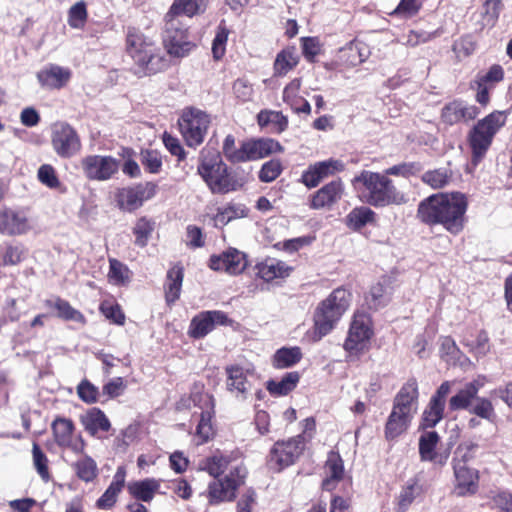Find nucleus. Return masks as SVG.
<instances>
[{"instance_id": "30", "label": "nucleus", "mask_w": 512, "mask_h": 512, "mask_svg": "<svg viewBox=\"0 0 512 512\" xmlns=\"http://www.w3.org/2000/svg\"><path fill=\"white\" fill-rule=\"evenodd\" d=\"M324 469L327 476L322 481V489L330 492L336 489L345 475L344 462L338 451L328 452Z\"/></svg>"}, {"instance_id": "34", "label": "nucleus", "mask_w": 512, "mask_h": 512, "mask_svg": "<svg viewBox=\"0 0 512 512\" xmlns=\"http://www.w3.org/2000/svg\"><path fill=\"white\" fill-rule=\"evenodd\" d=\"M413 415L392 408L384 427V437L387 441H393L407 432Z\"/></svg>"}, {"instance_id": "26", "label": "nucleus", "mask_w": 512, "mask_h": 512, "mask_svg": "<svg viewBox=\"0 0 512 512\" xmlns=\"http://www.w3.org/2000/svg\"><path fill=\"white\" fill-rule=\"evenodd\" d=\"M200 418L196 426L195 435L199 439V444H205L216 436L215 419V399L212 395H205L204 406L201 407Z\"/></svg>"}, {"instance_id": "14", "label": "nucleus", "mask_w": 512, "mask_h": 512, "mask_svg": "<svg viewBox=\"0 0 512 512\" xmlns=\"http://www.w3.org/2000/svg\"><path fill=\"white\" fill-rule=\"evenodd\" d=\"M234 320L222 310H206L196 314L190 321L188 336L192 339H203L217 326H232Z\"/></svg>"}, {"instance_id": "23", "label": "nucleus", "mask_w": 512, "mask_h": 512, "mask_svg": "<svg viewBox=\"0 0 512 512\" xmlns=\"http://www.w3.org/2000/svg\"><path fill=\"white\" fill-rule=\"evenodd\" d=\"M344 183L338 178L323 185L309 197V207L314 210L331 208L343 196Z\"/></svg>"}, {"instance_id": "53", "label": "nucleus", "mask_w": 512, "mask_h": 512, "mask_svg": "<svg viewBox=\"0 0 512 512\" xmlns=\"http://www.w3.org/2000/svg\"><path fill=\"white\" fill-rule=\"evenodd\" d=\"M421 487L416 481L408 483L400 491L396 502V512H406L410 505L415 500L416 496L420 494Z\"/></svg>"}, {"instance_id": "17", "label": "nucleus", "mask_w": 512, "mask_h": 512, "mask_svg": "<svg viewBox=\"0 0 512 512\" xmlns=\"http://www.w3.org/2000/svg\"><path fill=\"white\" fill-rule=\"evenodd\" d=\"M51 143L55 153L61 158H71L82 148L77 131L68 123H61L52 132Z\"/></svg>"}, {"instance_id": "15", "label": "nucleus", "mask_w": 512, "mask_h": 512, "mask_svg": "<svg viewBox=\"0 0 512 512\" xmlns=\"http://www.w3.org/2000/svg\"><path fill=\"white\" fill-rule=\"evenodd\" d=\"M85 177L90 181H107L117 174L120 161L110 155H87L80 161Z\"/></svg>"}, {"instance_id": "63", "label": "nucleus", "mask_w": 512, "mask_h": 512, "mask_svg": "<svg viewBox=\"0 0 512 512\" xmlns=\"http://www.w3.org/2000/svg\"><path fill=\"white\" fill-rule=\"evenodd\" d=\"M232 91L239 103H246L253 99V85L246 78H238L232 85Z\"/></svg>"}, {"instance_id": "48", "label": "nucleus", "mask_w": 512, "mask_h": 512, "mask_svg": "<svg viewBox=\"0 0 512 512\" xmlns=\"http://www.w3.org/2000/svg\"><path fill=\"white\" fill-rule=\"evenodd\" d=\"M502 8V0H483L481 12L482 20L479 30L481 31L485 27H494L498 21Z\"/></svg>"}, {"instance_id": "2", "label": "nucleus", "mask_w": 512, "mask_h": 512, "mask_svg": "<svg viewBox=\"0 0 512 512\" xmlns=\"http://www.w3.org/2000/svg\"><path fill=\"white\" fill-rule=\"evenodd\" d=\"M239 457V451L217 452L201 461L200 468L215 478L208 484L206 490L209 505L215 506L236 499L239 488L245 484L247 478L246 467L243 464H238L232 467L227 474H223Z\"/></svg>"}, {"instance_id": "19", "label": "nucleus", "mask_w": 512, "mask_h": 512, "mask_svg": "<svg viewBox=\"0 0 512 512\" xmlns=\"http://www.w3.org/2000/svg\"><path fill=\"white\" fill-rule=\"evenodd\" d=\"M246 255L236 248H228L221 254H213L209 258L208 266L214 271H224L230 275L241 274L247 267Z\"/></svg>"}, {"instance_id": "40", "label": "nucleus", "mask_w": 512, "mask_h": 512, "mask_svg": "<svg viewBox=\"0 0 512 512\" xmlns=\"http://www.w3.org/2000/svg\"><path fill=\"white\" fill-rule=\"evenodd\" d=\"M207 2L208 0H174L165 16L178 19L181 16L192 18L205 11Z\"/></svg>"}, {"instance_id": "57", "label": "nucleus", "mask_w": 512, "mask_h": 512, "mask_svg": "<svg viewBox=\"0 0 512 512\" xmlns=\"http://www.w3.org/2000/svg\"><path fill=\"white\" fill-rule=\"evenodd\" d=\"M88 19L87 6L84 1L72 5L68 11V24L74 29H83Z\"/></svg>"}, {"instance_id": "62", "label": "nucleus", "mask_w": 512, "mask_h": 512, "mask_svg": "<svg viewBox=\"0 0 512 512\" xmlns=\"http://www.w3.org/2000/svg\"><path fill=\"white\" fill-rule=\"evenodd\" d=\"M421 171L422 165L419 162H403L387 168L384 172L388 177L389 175H393L409 178L410 176L417 175Z\"/></svg>"}, {"instance_id": "8", "label": "nucleus", "mask_w": 512, "mask_h": 512, "mask_svg": "<svg viewBox=\"0 0 512 512\" xmlns=\"http://www.w3.org/2000/svg\"><path fill=\"white\" fill-rule=\"evenodd\" d=\"M505 123V113L496 110L479 120L471 129L468 142L472 153L471 161L474 166L482 161L492 144L494 136Z\"/></svg>"}, {"instance_id": "32", "label": "nucleus", "mask_w": 512, "mask_h": 512, "mask_svg": "<svg viewBox=\"0 0 512 512\" xmlns=\"http://www.w3.org/2000/svg\"><path fill=\"white\" fill-rule=\"evenodd\" d=\"M80 422L85 431L92 437L100 438L99 433H107L111 429L110 420L98 407L88 409L80 416Z\"/></svg>"}, {"instance_id": "3", "label": "nucleus", "mask_w": 512, "mask_h": 512, "mask_svg": "<svg viewBox=\"0 0 512 512\" xmlns=\"http://www.w3.org/2000/svg\"><path fill=\"white\" fill-rule=\"evenodd\" d=\"M124 50L133 63L132 73L139 78L164 72L170 66L158 43L138 27L126 28Z\"/></svg>"}, {"instance_id": "44", "label": "nucleus", "mask_w": 512, "mask_h": 512, "mask_svg": "<svg viewBox=\"0 0 512 512\" xmlns=\"http://www.w3.org/2000/svg\"><path fill=\"white\" fill-rule=\"evenodd\" d=\"M299 63V56L294 47L282 49L275 58L273 64L274 76L283 77L293 70Z\"/></svg>"}, {"instance_id": "38", "label": "nucleus", "mask_w": 512, "mask_h": 512, "mask_svg": "<svg viewBox=\"0 0 512 512\" xmlns=\"http://www.w3.org/2000/svg\"><path fill=\"white\" fill-rule=\"evenodd\" d=\"M301 375L298 371L287 372L281 379H269L266 384V390L271 396H287L294 391L299 384Z\"/></svg>"}, {"instance_id": "28", "label": "nucleus", "mask_w": 512, "mask_h": 512, "mask_svg": "<svg viewBox=\"0 0 512 512\" xmlns=\"http://www.w3.org/2000/svg\"><path fill=\"white\" fill-rule=\"evenodd\" d=\"M479 114L480 110L477 106H466L461 100H453L442 108L441 120L447 125H454L461 121L474 120Z\"/></svg>"}, {"instance_id": "1", "label": "nucleus", "mask_w": 512, "mask_h": 512, "mask_svg": "<svg viewBox=\"0 0 512 512\" xmlns=\"http://www.w3.org/2000/svg\"><path fill=\"white\" fill-rule=\"evenodd\" d=\"M469 198L460 191L439 192L420 201L417 219L427 225H441L449 234L459 235L468 223Z\"/></svg>"}, {"instance_id": "13", "label": "nucleus", "mask_w": 512, "mask_h": 512, "mask_svg": "<svg viewBox=\"0 0 512 512\" xmlns=\"http://www.w3.org/2000/svg\"><path fill=\"white\" fill-rule=\"evenodd\" d=\"M75 430V424L70 418L56 416L51 423L53 439L58 447L69 449L75 454H83L87 442L81 434L75 435Z\"/></svg>"}, {"instance_id": "4", "label": "nucleus", "mask_w": 512, "mask_h": 512, "mask_svg": "<svg viewBox=\"0 0 512 512\" xmlns=\"http://www.w3.org/2000/svg\"><path fill=\"white\" fill-rule=\"evenodd\" d=\"M351 182L360 200L370 206L379 208L404 202V195L385 172L363 170Z\"/></svg>"}, {"instance_id": "58", "label": "nucleus", "mask_w": 512, "mask_h": 512, "mask_svg": "<svg viewBox=\"0 0 512 512\" xmlns=\"http://www.w3.org/2000/svg\"><path fill=\"white\" fill-rule=\"evenodd\" d=\"M38 180L50 189L62 190V183L59 180L56 169L51 164H43L37 172Z\"/></svg>"}, {"instance_id": "22", "label": "nucleus", "mask_w": 512, "mask_h": 512, "mask_svg": "<svg viewBox=\"0 0 512 512\" xmlns=\"http://www.w3.org/2000/svg\"><path fill=\"white\" fill-rule=\"evenodd\" d=\"M440 436L436 431H424L419 438V456L421 461L431 462L435 465L444 466L450 456L448 449L437 450Z\"/></svg>"}, {"instance_id": "25", "label": "nucleus", "mask_w": 512, "mask_h": 512, "mask_svg": "<svg viewBox=\"0 0 512 512\" xmlns=\"http://www.w3.org/2000/svg\"><path fill=\"white\" fill-rule=\"evenodd\" d=\"M36 77L43 88L60 90L70 82L72 78V71L68 67H62L51 63L38 71Z\"/></svg>"}, {"instance_id": "18", "label": "nucleus", "mask_w": 512, "mask_h": 512, "mask_svg": "<svg viewBox=\"0 0 512 512\" xmlns=\"http://www.w3.org/2000/svg\"><path fill=\"white\" fill-rule=\"evenodd\" d=\"M345 170V164L334 158L310 164L301 174L300 182L308 189L316 188L323 180Z\"/></svg>"}, {"instance_id": "27", "label": "nucleus", "mask_w": 512, "mask_h": 512, "mask_svg": "<svg viewBox=\"0 0 512 512\" xmlns=\"http://www.w3.org/2000/svg\"><path fill=\"white\" fill-rule=\"evenodd\" d=\"M419 399V388L417 379L409 378L399 389L393 399L392 408L407 412L410 415L415 414Z\"/></svg>"}, {"instance_id": "50", "label": "nucleus", "mask_w": 512, "mask_h": 512, "mask_svg": "<svg viewBox=\"0 0 512 512\" xmlns=\"http://www.w3.org/2000/svg\"><path fill=\"white\" fill-rule=\"evenodd\" d=\"M453 172L449 168H438L426 171L421 180L432 187L433 189H440L446 186L452 179Z\"/></svg>"}, {"instance_id": "35", "label": "nucleus", "mask_w": 512, "mask_h": 512, "mask_svg": "<svg viewBox=\"0 0 512 512\" xmlns=\"http://www.w3.org/2000/svg\"><path fill=\"white\" fill-rule=\"evenodd\" d=\"M184 279V267L178 262L174 264L166 275L164 283L165 301L168 306L173 305L179 298Z\"/></svg>"}, {"instance_id": "31", "label": "nucleus", "mask_w": 512, "mask_h": 512, "mask_svg": "<svg viewBox=\"0 0 512 512\" xmlns=\"http://www.w3.org/2000/svg\"><path fill=\"white\" fill-rule=\"evenodd\" d=\"M483 387V382L480 380H473L466 383L453 395L448 402L450 411L466 410L469 411L474 403L479 390Z\"/></svg>"}, {"instance_id": "36", "label": "nucleus", "mask_w": 512, "mask_h": 512, "mask_svg": "<svg viewBox=\"0 0 512 512\" xmlns=\"http://www.w3.org/2000/svg\"><path fill=\"white\" fill-rule=\"evenodd\" d=\"M161 480L156 478H145L130 482L127 486L128 493L136 502H151L159 492Z\"/></svg>"}, {"instance_id": "29", "label": "nucleus", "mask_w": 512, "mask_h": 512, "mask_svg": "<svg viewBox=\"0 0 512 512\" xmlns=\"http://www.w3.org/2000/svg\"><path fill=\"white\" fill-rule=\"evenodd\" d=\"M225 374L227 390L246 398L251 386L248 375L252 374V370L245 369L240 364H230L225 367Z\"/></svg>"}, {"instance_id": "16", "label": "nucleus", "mask_w": 512, "mask_h": 512, "mask_svg": "<svg viewBox=\"0 0 512 512\" xmlns=\"http://www.w3.org/2000/svg\"><path fill=\"white\" fill-rule=\"evenodd\" d=\"M451 390V383L444 381L431 396L428 404L421 415L419 429L427 430L434 428L443 418L446 399Z\"/></svg>"}, {"instance_id": "52", "label": "nucleus", "mask_w": 512, "mask_h": 512, "mask_svg": "<svg viewBox=\"0 0 512 512\" xmlns=\"http://www.w3.org/2000/svg\"><path fill=\"white\" fill-rule=\"evenodd\" d=\"M140 161L147 173L158 174L162 170V156L158 150L142 149L140 151Z\"/></svg>"}, {"instance_id": "10", "label": "nucleus", "mask_w": 512, "mask_h": 512, "mask_svg": "<svg viewBox=\"0 0 512 512\" xmlns=\"http://www.w3.org/2000/svg\"><path fill=\"white\" fill-rule=\"evenodd\" d=\"M210 124V115L194 107L184 109L178 119L181 136L191 148H197L204 142Z\"/></svg>"}, {"instance_id": "61", "label": "nucleus", "mask_w": 512, "mask_h": 512, "mask_svg": "<svg viewBox=\"0 0 512 512\" xmlns=\"http://www.w3.org/2000/svg\"><path fill=\"white\" fill-rule=\"evenodd\" d=\"M422 6V0H400L399 4L390 15L402 18H412L419 13Z\"/></svg>"}, {"instance_id": "60", "label": "nucleus", "mask_w": 512, "mask_h": 512, "mask_svg": "<svg viewBox=\"0 0 512 512\" xmlns=\"http://www.w3.org/2000/svg\"><path fill=\"white\" fill-rule=\"evenodd\" d=\"M283 166L279 159H271L265 162L258 172V178L263 183L276 180L282 173Z\"/></svg>"}, {"instance_id": "59", "label": "nucleus", "mask_w": 512, "mask_h": 512, "mask_svg": "<svg viewBox=\"0 0 512 512\" xmlns=\"http://www.w3.org/2000/svg\"><path fill=\"white\" fill-rule=\"evenodd\" d=\"M99 311L112 323L119 326L125 324V314L117 302L103 301L99 306Z\"/></svg>"}, {"instance_id": "51", "label": "nucleus", "mask_w": 512, "mask_h": 512, "mask_svg": "<svg viewBox=\"0 0 512 512\" xmlns=\"http://www.w3.org/2000/svg\"><path fill=\"white\" fill-rule=\"evenodd\" d=\"M131 274L127 265L117 259H109L108 278L111 283L118 286L126 285L130 282Z\"/></svg>"}, {"instance_id": "5", "label": "nucleus", "mask_w": 512, "mask_h": 512, "mask_svg": "<svg viewBox=\"0 0 512 512\" xmlns=\"http://www.w3.org/2000/svg\"><path fill=\"white\" fill-rule=\"evenodd\" d=\"M351 301V291L344 286H340L318 303L313 313V327L311 331V338L314 342L320 341L335 329L338 322L349 309Z\"/></svg>"}, {"instance_id": "45", "label": "nucleus", "mask_w": 512, "mask_h": 512, "mask_svg": "<svg viewBox=\"0 0 512 512\" xmlns=\"http://www.w3.org/2000/svg\"><path fill=\"white\" fill-rule=\"evenodd\" d=\"M303 357L300 347H282L274 353L272 366L275 369H286L298 364Z\"/></svg>"}, {"instance_id": "21", "label": "nucleus", "mask_w": 512, "mask_h": 512, "mask_svg": "<svg viewBox=\"0 0 512 512\" xmlns=\"http://www.w3.org/2000/svg\"><path fill=\"white\" fill-rule=\"evenodd\" d=\"M284 147L273 138H252L243 141V163L257 161L274 153H282Z\"/></svg>"}, {"instance_id": "54", "label": "nucleus", "mask_w": 512, "mask_h": 512, "mask_svg": "<svg viewBox=\"0 0 512 512\" xmlns=\"http://www.w3.org/2000/svg\"><path fill=\"white\" fill-rule=\"evenodd\" d=\"M32 456H33V464L34 467L44 482H48L51 479V474L49 471V460L46 454L41 449L40 445L37 442L33 443L32 447Z\"/></svg>"}, {"instance_id": "24", "label": "nucleus", "mask_w": 512, "mask_h": 512, "mask_svg": "<svg viewBox=\"0 0 512 512\" xmlns=\"http://www.w3.org/2000/svg\"><path fill=\"white\" fill-rule=\"evenodd\" d=\"M455 475V490L458 496L474 495L479 489L478 470L465 465L464 461H456L453 464Z\"/></svg>"}, {"instance_id": "47", "label": "nucleus", "mask_w": 512, "mask_h": 512, "mask_svg": "<svg viewBox=\"0 0 512 512\" xmlns=\"http://www.w3.org/2000/svg\"><path fill=\"white\" fill-rule=\"evenodd\" d=\"M154 229V220L146 216L138 218L132 229L133 235L135 236V245L140 248L146 247Z\"/></svg>"}, {"instance_id": "41", "label": "nucleus", "mask_w": 512, "mask_h": 512, "mask_svg": "<svg viewBox=\"0 0 512 512\" xmlns=\"http://www.w3.org/2000/svg\"><path fill=\"white\" fill-rule=\"evenodd\" d=\"M299 88L300 80H292L288 85L285 86L282 98L283 101L288 104L295 113H304L308 115L311 113V106L305 98L298 95Z\"/></svg>"}, {"instance_id": "56", "label": "nucleus", "mask_w": 512, "mask_h": 512, "mask_svg": "<svg viewBox=\"0 0 512 512\" xmlns=\"http://www.w3.org/2000/svg\"><path fill=\"white\" fill-rule=\"evenodd\" d=\"M222 153L230 163H243V142L237 148L235 136L228 134L223 140Z\"/></svg>"}, {"instance_id": "12", "label": "nucleus", "mask_w": 512, "mask_h": 512, "mask_svg": "<svg viewBox=\"0 0 512 512\" xmlns=\"http://www.w3.org/2000/svg\"><path fill=\"white\" fill-rule=\"evenodd\" d=\"M158 191V185L152 181L140 182L117 189L115 201L120 210L135 212L145 201L152 199Z\"/></svg>"}, {"instance_id": "33", "label": "nucleus", "mask_w": 512, "mask_h": 512, "mask_svg": "<svg viewBox=\"0 0 512 512\" xmlns=\"http://www.w3.org/2000/svg\"><path fill=\"white\" fill-rule=\"evenodd\" d=\"M257 275L265 282L285 279L294 271V267L276 258H266L256 266Z\"/></svg>"}, {"instance_id": "39", "label": "nucleus", "mask_w": 512, "mask_h": 512, "mask_svg": "<svg viewBox=\"0 0 512 512\" xmlns=\"http://www.w3.org/2000/svg\"><path fill=\"white\" fill-rule=\"evenodd\" d=\"M79 455L80 457L71 464L75 476L85 483L94 482L99 475L97 462L85 451Z\"/></svg>"}, {"instance_id": "9", "label": "nucleus", "mask_w": 512, "mask_h": 512, "mask_svg": "<svg viewBox=\"0 0 512 512\" xmlns=\"http://www.w3.org/2000/svg\"><path fill=\"white\" fill-rule=\"evenodd\" d=\"M164 31L162 42L168 55L183 58L196 48V44L189 39V26L181 19L164 17Z\"/></svg>"}, {"instance_id": "20", "label": "nucleus", "mask_w": 512, "mask_h": 512, "mask_svg": "<svg viewBox=\"0 0 512 512\" xmlns=\"http://www.w3.org/2000/svg\"><path fill=\"white\" fill-rule=\"evenodd\" d=\"M30 220L21 209L0 208V234L19 236L30 230Z\"/></svg>"}, {"instance_id": "64", "label": "nucleus", "mask_w": 512, "mask_h": 512, "mask_svg": "<svg viewBox=\"0 0 512 512\" xmlns=\"http://www.w3.org/2000/svg\"><path fill=\"white\" fill-rule=\"evenodd\" d=\"M77 395L84 403L94 404L99 400V389L85 378L77 385Z\"/></svg>"}, {"instance_id": "55", "label": "nucleus", "mask_w": 512, "mask_h": 512, "mask_svg": "<svg viewBox=\"0 0 512 512\" xmlns=\"http://www.w3.org/2000/svg\"><path fill=\"white\" fill-rule=\"evenodd\" d=\"M229 33L230 31L226 27L225 22L221 21L217 27L215 37L212 41V54L215 60H220L225 55Z\"/></svg>"}, {"instance_id": "37", "label": "nucleus", "mask_w": 512, "mask_h": 512, "mask_svg": "<svg viewBox=\"0 0 512 512\" xmlns=\"http://www.w3.org/2000/svg\"><path fill=\"white\" fill-rule=\"evenodd\" d=\"M44 304L47 308L54 309L56 311V316L64 321H73L82 326L87 324V319L85 315L74 308L69 301L56 296L54 299H46Z\"/></svg>"}, {"instance_id": "46", "label": "nucleus", "mask_w": 512, "mask_h": 512, "mask_svg": "<svg viewBox=\"0 0 512 512\" xmlns=\"http://www.w3.org/2000/svg\"><path fill=\"white\" fill-rule=\"evenodd\" d=\"M247 216L248 209L244 205L230 203L225 207L218 208L213 220L216 227H223L234 219L244 218Z\"/></svg>"}, {"instance_id": "11", "label": "nucleus", "mask_w": 512, "mask_h": 512, "mask_svg": "<svg viewBox=\"0 0 512 512\" xmlns=\"http://www.w3.org/2000/svg\"><path fill=\"white\" fill-rule=\"evenodd\" d=\"M305 446L306 437L303 435L275 442L267 456V467L273 472H281L298 460L303 454Z\"/></svg>"}, {"instance_id": "43", "label": "nucleus", "mask_w": 512, "mask_h": 512, "mask_svg": "<svg viewBox=\"0 0 512 512\" xmlns=\"http://www.w3.org/2000/svg\"><path fill=\"white\" fill-rule=\"evenodd\" d=\"M257 123L261 128L272 126V132L281 134L289 125L288 117L281 111L263 109L257 114Z\"/></svg>"}, {"instance_id": "49", "label": "nucleus", "mask_w": 512, "mask_h": 512, "mask_svg": "<svg viewBox=\"0 0 512 512\" xmlns=\"http://www.w3.org/2000/svg\"><path fill=\"white\" fill-rule=\"evenodd\" d=\"M25 257V248L22 244L6 243L0 251V266H15Z\"/></svg>"}, {"instance_id": "6", "label": "nucleus", "mask_w": 512, "mask_h": 512, "mask_svg": "<svg viewBox=\"0 0 512 512\" xmlns=\"http://www.w3.org/2000/svg\"><path fill=\"white\" fill-rule=\"evenodd\" d=\"M197 172L213 194H226L239 187L221 153L215 149L205 147L200 151Z\"/></svg>"}, {"instance_id": "7", "label": "nucleus", "mask_w": 512, "mask_h": 512, "mask_svg": "<svg viewBox=\"0 0 512 512\" xmlns=\"http://www.w3.org/2000/svg\"><path fill=\"white\" fill-rule=\"evenodd\" d=\"M374 335L372 316L364 310L357 309L352 315L343 343L347 358L351 360L360 359L370 350Z\"/></svg>"}, {"instance_id": "42", "label": "nucleus", "mask_w": 512, "mask_h": 512, "mask_svg": "<svg viewBox=\"0 0 512 512\" xmlns=\"http://www.w3.org/2000/svg\"><path fill=\"white\" fill-rule=\"evenodd\" d=\"M377 215L368 206L354 207L346 216V224L353 231H360L366 225H376Z\"/></svg>"}]
</instances>
